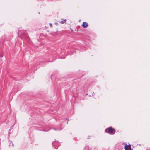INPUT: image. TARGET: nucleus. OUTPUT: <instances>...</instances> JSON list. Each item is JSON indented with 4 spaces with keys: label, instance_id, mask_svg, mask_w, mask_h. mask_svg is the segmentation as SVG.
<instances>
[{
    "label": "nucleus",
    "instance_id": "obj_1",
    "mask_svg": "<svg viewBox=\"0 0 150 150\" xmlns=\"http://www.w3.org/2000/svg\"><path fill=\"white\" fill-rule=\"evenodd\" d=\"M105 132L110 134L113 135L115 133V129L111 127H109L105 130Z\"/></svg>",
    "mask_w": 150,
    "mask_h": 150
},
{
    "label": "nucleus",
    "instance_id": "obj_2",
    "mask_svg": "<svg viewBox=\"0 0 150 150\" xmlns=\"http://www.w3.org/2000/svg\"><path fill=\"white\" fill-rule=\"evenodd\" d=\"M20 33H21V34L22 36H25L26 37H27V34L26 33L25 31H20L18 32V34H19Z\"/></svg>",
    "mask_w": 150,
    "mask_h": 150
},
{
    "label": "nucleus",
    "instance_id": "obj_3",
    "mask_svg": "<svg viewBox=\"0 0 150 150\" xmlns=\"http://www.w3.org/2000/svg\"><path fill=\"white\" fill-rule=\"evenodd\" d=\"M125 150H131V145L125 144L124 147Z\"/></svg>",
    "mask_w": 150,
    "mask_h": 150
},
{
    "label": "nucleus",
    "instance_id": "obj_4",
    "mask_svg": "<svg viewBox=\"0 0 150 150\" xmlns=\"http://www.w3.org/2000/svg\"><path fill=\"white\" fill-rule=\"evenodd\" d=\"M82 26L84 28H86L88 26V24L86 22H84L83 23Z\"/></svg>",
    "mask_w": 150,
    "mask_h": 150
},
{
    "label": "nucleus",
    "instance_id": "obj_5",
    "mask_svg": "<svg viewBox=\"0 0 150 150\" xmlns=\"http://www.w3.org/2000/svg\"><path fill=\"white\" fill-rule=\"evenodd\" d=\"M56 143H57V142H54V141L53 143H52V146H53L54 147V148L55 149H57V148H56L54 146L55 144H56Z\"/></svg>",
    "mask_w": 150,
    "mask_h": 150
},
{
    "label": "nucleus",
    "instance_id": "obj_6",
    "mask_svg": "<svg viewBox=\"0 0 150 150\" xmlns=\"http://www.w3.org/2000/svg\"><path fill=\"white\" fill-rule=\"evenodd\" d=\"M66 19H64V20L61 21L60 23H61L63 24L66 22Z\"/></svg>",
    "mask_w": 150,
    "mask_h": 150
},
{
    "label": "nucleus",
    "instance_id": "obj_7",
    "mask_svg": "<svg viewBox=\"0 0 150 150\" xmlns=\"http://www.w3.org/2000/svg\"><path fill=\"white\" fill-rule=\"evenodd\" d=\"M53 129L55 130H61L62 129V128H59V129L54 128Z\"/></svg>",
    "mask_w": 150,
    "mask_h": 150
},
{
    "label": "nucleus",
    "instance_id": "obj_8",
    "mask_svg": "<svg viewBox=\"0 0 150 150\" xmlns=\"http://www.w3.org/2000/svg\"><path fill=\"white\" fill-rule=\"evenodd\" d=\"M11 144H12V145L13 146V147H14V145L13 142L11 141Z\"/></svg>",
    "mask_w": 150,
    "mask_h": 150
},
{
    "label": "nucleus",
    "instance_id": "obj_9",
    "mask_svg": "<svg viewBox=\"0 0 150 150\" xmlns=\"http://www.w3.org/2000/svg\"><path fill=\"white\" fill-rule=\"evenodd\" d=\"M50 25L51 27H52V23H50Z\"/></svg>",
    "mask_w": 150,
    "mask_h": 150
},
{
    "label": "nucleus",
    "instance_id": "obj_10",
    "mask_svg": "<svg viewBox=\"0 0 150 150\" xmlns=\"http://www.w3.org/2000/svg\"><path fill=\"white\" fill-rule=\"evenodd\" d=\"M91 137L90 136H88V139H90Z\"/></svg>",
    "mask_w": 150,
    "mask_h": 150
},
{
    "label": "nucleus",
    "instance_id": "obj_11",
    "mask_svg": "<svg viewBox=\"0 0 150 150\" xmlns=\"http://www.w3.org/2000/svg\"><path fill=\"white\" fill-rule=\"evenodd\" d=\"M86 148L87 149H88V147H86V148H85V150H85V149H86Z\"/></svg>",
    "mask_w": 150,
    "mask_h": 150
},
{
    "label": "nucleus",
    "instance_id": "obj_12",
    "mask_svg": "<svg viewBox=\"0 0 150 150\" xmlns=\"http://www.w3.org/2000/svg\"><path fill=\"white\" fill-rule=\"evenodd\" d=\"M3 57L2 56H1L0 55V57Z\"/></svg>",
    "mask_w": 150,
    "mask_h": 150
}]
</instances>
